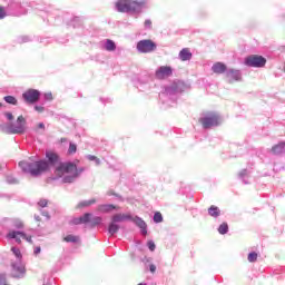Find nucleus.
Instances as JSON below:
<instances>
[{"label": "nucleus", "instance_id": "nucleus-27", "mask_svg": "<svg viewBox=\"0 0 285 285\" xmlns=\"http://www.w3.org/2000/svg\"><path fill=\"white\" fill-rule=\"evenodd\" d=\"M218 233L220 235H226V233H228V224L226 223L220 224V226L218 227Z\"/></svg>", "mask_w": 285, "mask_h": 285}, {"label": "nucleus", "instance_id": "nucleus-20", "mask_svg": "<svg viewBox=\"0 0 285 285\" xmlns=\"http://www.w3.org/2000/svg\"><path fill=\"white\" fill-rule=\"evenodd\" d=\"M92 204H97L96 198H91L90 200H82L76 206V208L78 209L88 208V206H92Z\"/></svg>", "mask_w": 285, "mask_h": 285}, {"label": "nucleus", "instance_id": "nucleus-51", "mask_svg": "<svg viewBox=\"0 0 285 285\" xmlns=\"http://www.w3.org/2000/svg\"><path fill=\"white\" fill-rule=\"evenodd\" d=\"M63 141H67V139L66 138H61V142H63Z\"/></svg>", "mask_w": 285, "mask_h": 285}, {"label": "nucleus", "instance_id": "nucleus-5", "mask_svg": "<svg viewBox=\"0 0 285 285\" xmlns=\"http://www.w3.org/2000/svg\"><path fill=\"white\" fill-rule=\"evenodd\" d=\"M4 132L7 135H23L26 132V118L19 116L16 124H10L6 127Z\"/></svg>", "mask_w": 285, "mask_h": 285}, {"label": "nucleus", "instance_id": "nucleus-8", "mask_svg": "<svg viewBox=\"0 0 285 285\" xmlns=\"http://www.w3.org/2000/svg\"><path fill=\"white\" fill-rule=\"evenodd\" d=\"M22 99H24L26 104H37L41 99V92L37 89H28L22 94Z\"/></svg>", "mask_w": 285, "mask_h": 285}, {"label": "nucleus", "instance_id": "nucleus-9", "mask_svg": "<svg viewBox=\"0 0 285 285\" xmlns=\"http://www.w3.org/2000/svg\"><path fill=\"white\" fill-rule=\"evenodd\" d=\"M173 76V68L168 66H161L156 71V79H168V77Z\"/></svg>", "mask_w": 285, "mask_h": 285}, {"label": "nucleus", "instance_id": "nucleus-16", "mask_svg": "<svg viewBox=\"0 0 285 285\" xmlns=\"http://www.w3.org/2000/svg\"><path fill=\"white\" fill-rule=\"evenodd\" d=\"M212 69L216 75H223V72H226V65H224V62H216Z\"/></svg>", "mask_w": 285, "mask_h": 285}, {"label": "nucleus", "instance_id": "nucleus-38", "mask_svg": "<svg viewBox=\"0 0 285 285\" xmlns=\"http://www.w3.org/2000/svg\"><path fill=\"white\" fill-rule=\"evenodd\" d=\"M4 117H7L9 121H12V119H14V116L12 115V112H4Z\"/></svg>", "mask_w": 285, "mask_h": 285}, {"label": "nucleus", "instance_id": "nucleus-2", "mask_svg": "<svg viewBox=\"0 0 285 285\" xmlns=\"http://www.w3.org/2000/svg\"><path fill=\"white\" fill-rule=\"evenodd\" d=\"M19 166L23 170V173H29L33 177L42 175V173H46L47 170L50 169V164L46 160L33 161V163H28L26 160H22L19 163Z\"/></svg>", "mask_w": 285, "mask_h": 285}, {"label": "nucleus", "instance_id": "nucleus-25", "mask_svg": "<svg viewBox=\"0 0 285 285\" xmlns=\"http://www.w3.org/2000/svg\"><path fill=\"white\" fill-rule=\"evenodd\" d=\"M63 242L76 244V242H79V238L77 236H75V235H67L63 238Z\"/></svg>", "mask_w": 285, "mask_h": 285}, {"label": "nucleus", "instance_id": "nucleus-6", "mask_svg": "<svg viewBox=\"0 0 285 285\" xmlns=\"http://www.w3.org/2000/svg\"><path fill=\"white\" fill-rule=\"evenodd\" d=\"M244 63L248 68H264L266 66V58L259 55H250L245 58Z\"/></svg>", "mask_w": 285, "mask_h": 285}, {"label": "nucleus", "instance_id": "nucleus-52", "mask_svg": "<svg viewBox=\"0 0 285 285\" xmlns=\"http://www.w3.org/2000/svg\"><path fill=\"white\" fill-rule=\"evenodd\" d=\"M1 106H2V105H1V102H0V108H1Z\"/></svg>", "mask_w": 285, "mask_h": 285}, {"label": "nucleus", "instance_id": "nucleus-43", "mask_svg": "<svg viewBox=\"0 0 285 285\" xmlns=\"http://www.w3.org/2000/svg\"><path fill=\"white\" fill-rule=\"evenodd\" d=\"M45 98L47 99V101H52V94H46Z\"/></svg>", "mask_w": 285, "mask_h": 285}, {"label": "nucleus", "instance_id": "nucleus-36", "mask_svg": "<svg viewBox=\"0 0 285 285\" xmlns=\"http://www.w3.org/2000/svg\"><path fill=\"white\" fill-rule=\"evenodd\" d=\"M6 8L0 7V19H6Z\"/></svg>", "mask_w": 285, "mask_h": 285}, {"label": "nucleus", "instance_id": "nucleus-48", "mask_svg": "<svg viewBox=\"0 0 285 285\" xmlns=\"http://www.w3.org/2000/svg\"><path fill=\"white\" fill-rule=\"evenodd\" d=\"M45 217H47V222L50 220V215L48 213H43Z\"/></svg>", "mask_w": 285, "mask_h": 285}, {"label": "nucleus", "instance_id": "nucleus-17", "mask_svg": "<svg viewBox=\"0 0 285 285\" xmlns=\"http://www.w3.org/2000/svg\"><path fill=\"white\" fill-rule=\"evenodd\" d=\"M46 157H47L49 164H51V166H55V164H57L59 161V155H57L53 151H47Z\"/></svg>", "mask_w": 285, "mask_h": 285}, {"label": "nucleus", "instance_id": "nucleus-15", "mask_svg": "<svg viewBox=\"0 0 285 285\" xmlns=\"http://www.w3.org/2000/svg\"><path fill=\"white\" fill-rule=\"evenodd\" d=\"M179 58L183 61H190L193 59V52H190V49L188 48H184L183 50H180L179 52Z\"/></svg>", "mask_w": 285, "mask_h": 285}, {"label": "nucleus", "instance_id": "nucleus-41", "mask_svg": "<svg viewBox=\"0 0 285 285\" xmlns=\"http://www.w3.org/2000/svg\"><path fill=\"white\" fill-rule=\"evenodd\" d=\"M145 28H153V21L146 20L145 21Z\"/></svg>", "mask_w": 285, "mask_h": 285}, {"label": "nucleus", "instance_id": "nucleus-23", "mask_svg": "<svg viewBox=\"0 0 285 285\" xmlns=\"http://www.w3.org/2000/svg\"><path fill=\"white\" fill-rule=\"evenodd\" d=\"M106 50H108L109 52L117 50V45H115V41L108 39L106 42Z\"/></svg>", "mask_w": 285, "mask_h": 285}, {"label": "nucleus", "instance_id": "nucleus-22", "mask_svg": "<svg viewBox=\"0 0 285 285\" xmlns=\"http://www.w3.org/2000/svg\"><path fill=\"white\" fill-rule=\"evenodd\" d=\"M208 214L210 215V217H219V215H222V212L219 210V207L212 205L208 208Z\"/></svg>", "mask_w": 285, "mask_h": 285}, {"label": "nucleus", "instance_id": "nucleus-35", "mask_svg": "<svg viewBox=\"0 0 285 285\" xmlns=\"http://www.w3.org/2000/svg\"><path fill=\"white\" fill-rule=\"evenodd\" d=\"M38 206H40V208H46V206H48V202L46 199H40Z\"/></svg>", "mask_w": 285, "mask_h": 285}, {"label": "nucleus", "instance_id": "nucleus-40", "mask_svg": "<svg viewBox=\"0 0 285 285\" xmlns=\"http://www.w3.org/2000/svg\"><path fill=\"white\" fill-rule=\"evenodd\" d=\"M22 239H26V242H28L29 244H32V236H27L24 234V237H22Z\"/></svg>", "mask_w": 285, "mask_h": 285}, {"label": "nucleus", "instance_id": "nucleus-49", "mask_svg": "<svg viewBox=\"0 0 285 285\" xmlns=\"http://www.w3.org/2000/svg\"><path fill=\"white\" fill-rule=\"evenodd\" d=\"M17 228H23V223H19V224L17 225Z\"/></svg>", "mask_w": 285, "mask_h": 285}, {"label": "nucleus", "instance_id": "nucleus-32", "mask_svg": "<svg viewBox=\"0 0 285 285\" xmlns=\"http://www.w3.org/2000/svg\"><path fill=\"white\" fill-rule=\"evenodd\" d=\"M68 153L69 155H75V153H77V145L70 142Z\"/></svg>", "mask_w": 285, "mask_h": 285}, {"label": "nucleus", "instance_id": "nucleus-21", "mask_svg": "<svg viewBox=\"0 0 285 285\" xmlns=\"http://www.w3.org/2000/svg\"><path fill=\"white\" fill-rule=\"evenodd\" d=\"M13 277H21L26 275V267L13 265Z\"/></svg>", "mask_w": 285, "mask_h": 285}, {"label": "nucleus", "instance_id": "nucleus-28", "mask_svg": "<svg viewBox=\"0 0 285 285\" xmlns=\"http://www.w3.org/2000/svg\"><path fill=\"white\" fill-rule=\"evenodd\" d=\"M154 222H155V224H161V222H164V216H161V213H159V212L155 213Z\"/></svg>", "mask_w": 285, "mask_h": 285}, {"label": "nucleus", "instance_id": "nucleus-37", "mask_svg": "<svg viewBox=\"0 0 285 285\" xmlns=\"http://www.w3.org/2000/svg\"><path fill=\"white\" fill-rule=\"evenodd\" d=\"M147 246H148L149 250H151V252L155 250V248H156L155 242H151V240L148 242Z\"/></svg>", "mask_w": 285, "mask_h": 285}, {"label": "nucleus", "instance_id": "nucleus-30", "mask_svg": "<svg viewBox=\"0 0 285 285\" xmlns=\"http://www.w3.org/2000/svg\"><path fill=\"white\" fill-rule=\"evenodd\" d=\"M102 222V218L99 217V216H95L92 219H91V226H99V224H101Z\"/></svg>", "mask_w": 285, "mask_h": 285}, {"label": "nucleus", "instance_id": "nucleus-47", "mask_svg": "<svg viewBox=\"0 0 285 285\" xmlns=\"http://www.w3.org/2000/svg\"><path fill=\"white\" fill-rule=\"evenodd\" d=\"M245 175H247L246 169H244V170L239 174L240 177H244Z\"/></svg>", "mask_w": 285, "mask_h": 285}, {"label": "nucleus", "instance_id": "nucleus-34", "mask_svg": "<svg viewBox=\"0 0 285 285\" xmlns=\"http://www.w3.org/2000/svg\"><path fill=\"white\" fill-rule=\"evenodd\" d=\"M88 159H89V161H95L97 164V166H99V164H101V160H99V158L97 156L89 155Z\"/></svg>", "mask_w": 285, "mask_h": 285}, {"label": "nucleus", "instance_id": "nucleus-29", "mask_svg": "<svg viewBox=\"0 0 285 285\" xmlns=\"http://www.w3.org/2000/svg\"><path fill=\"white\" fill-rule=\"evenodd\" d=\"M257 257H258L257 253L252 252V253L248 254L247 259L250 263H255V262H257Z\"/></svg>", "mask_w": 285, "mask_h": 285}, {"label": "nucleus", "instance_id": "nucleus-4", "mask_svg": "<svg viewBox=\"0 0 285 285\" xmlns=\"http://www.w3.org/2000/svg\"><path fill=\"white\" fill-rule=\"evenodd\" d=\"M199 124H202L203 128L205 130H208V128H213L215 126H219V115L215 111H207L198 119Z\"/></svg>", "mask_w": 285, "mask_h": 285}, {"label": "nucleus", "instance_id": "nucleus-18", "mask_svg": "<svg viewBox=\"0 0 285 285\" xmlns=\"http://www.w3.org/2000/svg\"><path fill=\"white\" fill-rule=\"evenodd\" d=\"M284 150H285V142H279L272 147L271 153H273V155H282Z\"/></svg>", "mask_w": 285, "mask_h": 285}, {"label": "nucleus", "instance_id": "nucleus-7", "mask_svg": "<svg viewBox=\"0 0 285 285\" xmlns=\"http://www.w3.org/2000/svg\"><path fill=\"white\" fill-rule=\"evenodd\" d=\"M137 50L138 52H142V53L154 52V50H157V43H155V41L150 39L140 40L137 43Z\"/></svg>", "mask_w": 285, "mask_h": 285}, {"label": "nucleus", "instance_id": "nucleus-3", "mask_svg": "<svg viewBox=\"0 0 285 285\" xmlns=\"http://www.w3.org/2000/svg\"><path fill=\"white\" fill-rule=\"evenodd\" d=\"M146 0H119L116 3L118 12H135L138 8H144Z\"/></svg>", "mask_w": 285, "mask_h": 285}, {"label": "nucleus", "instance_id": "nucleus-44", "mask_svg": "<svg viewBox=\"0 0 285 285\" xmlns=\"http://www.w3.org/2000/svg\"><path fill=\"white\" fill-rule=\"evenodd\" d=\"M149 271H150V273H155L157 271V266H155V264H151L149 266Z\"/></svg>", "mask_w": 285, "mask_h": 285}, {"label": "nucleus", "instance_id": "nucleus-14", "mask_svg": "<svg viewBox=\"0 0 285 285\" xmlns=\"http://www.w3.org/2000/svg\"><path fill=\"white\" fill-rule=\"evenodd\" d=\"M128 219H132V216L129 214H116L112 216L114 224H117L119 222H128Z\"/></svg>", "mask_w": 285, "mask_h": 285}, {"label": "nucleus", "instance_id": "nucleus-50", "mask_svg": "<svg viewBox=\"0 0 285 285\" xmlns=\"http://www.w3.org/2000/svg\"><path fill=\"white\" fill-rule=\"evenodd\" d=\"M108 195H117L116 193L112 191H108Z\"/></svg>", "mask_w": 285, "mask_h": 285}, {"label": "nucleus", "instance_id": "nucleus-42", "mask_svg": "<svg viewBox=\"0 0 285 285\" xmlns=\"http://www.w3.org/2000/svg\"><path fill=\"white\" fill-rule=\"evenodd\" d=\"M35 219L38 223V226H41V216L35 215Z\"/></svg>", "mask_w": 285, "mask_h": 285}, {"label": "nucleus", "instance_id": "nucleus-46", "mask_svg": "<svg viewBox=\"0 0 285 285\" xmlns=\"http://www.w3.org/2000/svg\"><path fill=\"white\" fill-rule=\"evenodd\" d=\"M33 253L35 255H39V253H41V247H36Z\"/></svg>", "mask_w": 285, "mask_h": 285}, {"label": "nucleus", "instance_id": "nucleus-13", "mask_svg": "<svg viewBox=\"0 0 285 285\" xmlns=\"http://www.w3.org/2000/svg\"><path fill=\"white\" fill-rule=\"evenodd\" d=\"M132 222H135L137 227L141 229L142 235H148V230L146 229L147 225L146 222H144V219L136 216L135 218H132Z\"/></svg>", "mask_w": 285, "mask_h": 285}, {"label": "nucleus", "instance_id": "nucleus-31", "mask_svg": "<svg viewBox=\"0 0 285 285\" xmlns=\"http://www.w3.org/2000/svg\"><path fill=\"white\" fill-rule=\"evenodd\" d=\"M0 285H10L8 283V276H6L3 273L0 274Z\"/></svg>", "mask_w": 285, "mask_h": 285}, {"label": "nucleus", "instance_id": "nucleus-12", "mask_svg": "<svg viewBox=\"0 0 285 285\" xmlns=\"http://www.w3.org/2000/svg\"><path fill=\"white\" fill-rule=\"evenodd\" d=\"M226 77L230 81H239V79H242V73H239V70L230 69L227 71Z\"/></svg>", "mask_w": 285, "mask_h": 285}, {"label": "nucleus", "instance_id": "nucleus-45", "mask_svg": "<svg viewBox=\"0 0 285 285\" xmlns=\"http://www.w3.org/2000/svg\"><path fill=\"white\" fill-rule=\"evenodd\" d=\"M35 110H37V112H43L45 108L41 106H36Z\"/></svg>", "mask_w": 285, "mask_h": 285}, {"label": "nucleus", "instance_id": "nucleus-24", "mask_svg": "<svg viewBox=\"0 0 285 285\" xmlns=\"http://www.w3.org/2000/svg\"><path fill=\"white\" fill-rule=\"evenodd\" d=\"M4 101L7 104H10L11 106H17V104H18V100L14 96H6Z\"/></svg>", "mask_w": 285, "mask_h": 285}, {"label": "nucleus", "instance_id": "nucleus-39", "mask_svg": "<svg viewBox=\"0 0 285 285\" xmlns=\"http://www.w3.org/2000/svg\"><path fill=\"white\" fill-rule=\"evenodd\" d=\"M39 128H40V130H46V125H45L43 122H39V124L37 125L36 130H39Z\"/></svg>", "mask_w": 285, "mask_h": 285}, {"label": "nucleus", "instance_id": "nucleus-26", "mask_svg": "<svg viewBox=\"0 0 285 285\" xmlns=\"http://www.w3.org/2000/svg\"><path fill=\"white\" fill-rule=\"evenodd\" d=\"M109 234L110 235H115V233H117L119 230V225L115 224V222H112L110 225H109Z\"/></svg>", "mask_w": 285, "mask_h": 285}, {"label": "nucleus", "instance_id": "nucleus-33", "mask_svg": "<svg viewBox=\"0 0 285 285\" xmlns=\"http://www.w3.org/2000/svg\"><path fill=\"white\" fill-rule=\"evenodd\" d=\"M11 250H12L13 255H16V257L18 259H21L22 256H21V250L19 248L12 247Z\"/></svg>", "mask_w": 285, "mask_h": 285}, {"label": "nucleus", "instance_id": "nucleus-10", "mask_svg": "<svg viewBox=\"0 0 285 285\" xmlns=\"http://www.w3.org/2000/svg\"><path fill=\"white\" fill-rule=\"evenodd\" d=\"M90 217H92V214L86 213L83 216H80L78 218H73L71 220V224L73 226H79V224H88V222H90Z\"/></svg>", "mask_w": 285, "mask_h": 285}, {"label": "nucleus", "instance_id": "nucleus-1", "mask_svg": "<svg viewBox=\"0 0 285 285\" xmlns=\"http://www.w3.org/2000/svg\"><path fill=\"white\" fill-rule=\"evenodd\" d=\"M55 173L58 177H63V184H72L83 173V167L77 168L75 163H61L56 167Z\"/></svg>", "mask_w": 285, "mask_h": 285}, {"label": "nucleus", "instance_id": "nucleus-19", "mask_svg": "<svg viewBox=\"0 0 285 285\" xmlns=\"http://www.w3.org/2000/svg\"><path fill=\"white\" fill-rule=\"evenodd\" d=\"M117 209V206L115 205H99L97 207L98 213H110L111 210Z\"/></svg>", "mask_w": 285, "mask_h": 285}, {"label": "nucleus", "instance_id": "nucleus-11", "mask_svg": "<svg viewBox=\"0 0 285 285\" xmlns=\"http://www.w3.org/2000/svg\"><path fill=\"white\" fill-rule=\"evenodd\" d=\"M7 237H9V239H16L17 244H21V239L26 237V233L13 230V232H9Z\"/></svg>", "mask_w": 285, "mask_h": 285}]
</instances>
